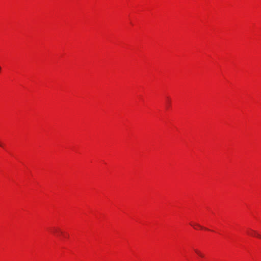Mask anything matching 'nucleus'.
I'll list each match as a JSON object with an SVG mask.
<instances>
[{
  "instance_id": "1",
  "label": "nucleus",
  "mask_w": 261,
  "mask_h": 261,
  "mask_svg": "<svg viewBox=\"0 0 261 261\" xmlns=\"http://www.w3.org/2000/svg\"><path fill=\"white\" fill-rule=\"evenodd\" d=\"M248 233L250 236H256V237L261 239V236H260V234H259L256 231L251 229H249Z\"/></svg>"
},
{
  "instance_id": "2",
  "label": "nucleus",
  "mask_w": 261,
  "mask_h": 261,
  "mask_svg": "<svg viewBox=\"0 0 261 261\" xmlns=\"http://www.w3.org/2000/svg\"><path fill=\"white\" fill-rule=\"evenodd\" d=\"M195 252L200 257H203L204 255L198 250H195Z\"/></svg>"
},
{
  "instance_id": "3",
  "label": "nucleus",
  "mask_w": 261,
  "mask_h": 261,
  "mask_svg": "<svg viewBox=\"0 0 261 261\" xmlns=\"http://www.w3.org/2000/svg\"><path fill=\"white\" fill-rule=\"evenodd\" d=\"M58 231H60V230L57 229V228H55L54 229V232H58Z\"/></svg>"
},
{
  "instance_id": "4",
  "label": "nucleus",
  "mask_w": 261,
  "mask_h": 261,
  "mask_svg": "<svg viewBox=\"0 0 261 261\" xmlns=\"http://www.w3.org/2000/svg\"><path fill=\"white\" fill-rule=\"evenodd\" d=\"M195 225H197V226H199V227H200L201 228H203V227H202V226H200V225H198V224H195Z\"/></svg>"
},
{
  "instance_id": "5",
  "label": "nucleus",
  "mask_w": 261,
  "mask_h": 261,
  "mask_svg": "<svg viewBox=\"0 0 261 261\" xmlns=\"http://www.w3.org/2000/svg\"><path fill=\"white\" fill-rule=\"evenodd\" d=\"M0 146H2V147L3 146V144L1 142H0Z\"/></svg>"
},
{
  "instance_id": "6",
  "label": "nucleus",
  "mask_w": 261,
  "mask_h": 261,
  "mask_svg": "<svg viewBox=\"0 0 261 261\" xmlns=\"http://www.w3.org/2000/svg\"><path fill=\"white\" fill-rule=\"evenodd\" d=\"M1 69H2V68H1V67L0 66V71H1Z\"/></svg>"
}]
</instances>
